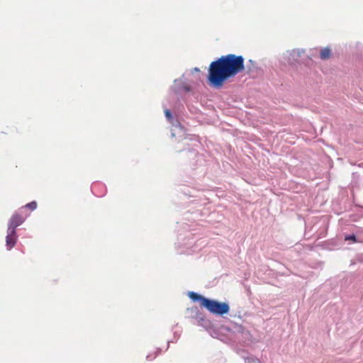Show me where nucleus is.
<instances>
[{
  "label": "nucleus",
  "mask_w": 363,
  "mask_h": 363,
  "mask_svg": "<svg viewBox=\"0 0 363 363\" xmlns=\"http://www.w3.org/2000/svg\"><path fill=\"white\" fill-rule=\"evenodd\" d=\"M244 69L242 56L233 54L221 56L209 65L208 83L219 89L223 86L225 81L243 72Z\"/></svg>",
  "instance_id": "1"
},
{
  "label": "nucleus",
  "mask_w": 363,
  "mask_h": 363,
  "mask_svg": "<svg viewBox=\"0 0 363 363\" xmlns=\"http://www.w3.org/2000/svg\"><path fill=\"white\" fill-rule=\"evenodd\" d=\"M189 296L191 300L199 301L201 307H204L212 314L223 315L228 314L230 310L228 303H220L218 301L206 298L204 296L195 292H189Z\"/></svg>",
  "instance_id": "2"
},
{
  "label": "nucleus",
  "mask_w": 363,
  "mask_h": 363,
  "mask_svg": "<svg viewBox=\"0 0 363 363\" xmlns=\"http://www.w3.org/2000/svg\"><path fill=\"white\" fill-rule=\"evenodd\" d=\"M18 235L16 234V231L13 230L12 228L8 227L7 228V235L6 238V243L8 250H11L17 242Z\"/></svg>",
  "instance_id": "3"
},
{
  "label": "nucleus",
  "mask_w": 363,
  "mask_h": 363,
  "mask_svg": "<svg viewBox=\"0 0 363 363\" xmlns=\"http://www.w3.org/2000/svg\"><path fill=\"white\" fill-rule=\"evenodd\" d=\"M25 219L26 218L21 215L18 214V213H15L10 218L8 223V227L16 230L17 227L20 226V225H21L25 221Z\"/></svg>",
  "instance_id": "4"
},
{
  "label": "nucleus",
  "mask_w": 363,
  "mask_h": 363,
  "mask_svg": "<svg viewBox=\"0 0 363 363\" xmlns=\"http://www.w3.org/2000/svg\"><path fill=\"white\" fill-rule=\"evenodd\" d=\"M331 56V50L328 47H325L324 49H322L320 52V58L322 60H327Z\"/></svg>",
  "instance_id": "5"
},
{
  "label": "nucleus",
  "mask_w": 363,
  "mask_h": 363,
  "mask_svg": "<svg viewBox=\"0 0 363 363\" xmlns=\"http://www.w3.org/2000/svg\"><path fill=\"white\" fill-rule=\"evenodd\" d=\"M36 206H37V204H36V201H31L30 203H27L25 207L26 208H28V209L31 210V211H33V210H35L36 208Z\"/></svg>",
  "instance_id": "6"
},
{
  "label": "nucleus",
  "mask_w": 363,
  "mask_h": 363,
  "mask_svg": "<svg viewBox=\"0 0 363 363\" xmlns=\"http://www.w3.org/2000/svg\"><path fill=\"white\" fill-rule=\"evenodd\" d=\"M345 240H353L354 242H356V241H357V238L354 235H346Z\"/></svg>",
  "instance_id": "7"
},
{
  "label": "nucleus",
  "mask_w": 363,
  "mask_h": 363,
  "mask_svg": "<svg viewBox=\"0 0 363 363\" xmlns=\"http://www.w3.org/2000/svg\"><path fill=\"white\" fill-rule=\"evenodd\" d=\"M164 113H165V116H167V118L168 119H171L172 118V113L169 110H166L164 111Z\"/></svg>",
  "instance_id": "8"
},
{
  "label": "nucleus",
  "mask_w": 363,
  "mask_h": 363,
  "mask_svg": "<svg viewBox=\"0 0 363 363\" xmlns=\"http://www.w3.org/2000/svg\"><path fill=\"white\" fill-rule=\"evenodd\" d=\"M147 359H148V360H152V357H151V356L147 355Z\"/></svg>",
  "instance_id": "9"
},
{
  "label": "nucleus",
  "mask_w": 363,
  "mask_h": 363,
  "mask_svg": "<svg viewBox=\"0 0 363 363\" xmlns=\"http://www.w3.org/2000/svg\"><path fill=\"white\" fill-rule=\"evenodd\" d=\"M184 89H185L186 91H189V90H190V88H189V86H185V87H184Z\"/></svg>",
  "instance_id": "10"
}]
</instances>
